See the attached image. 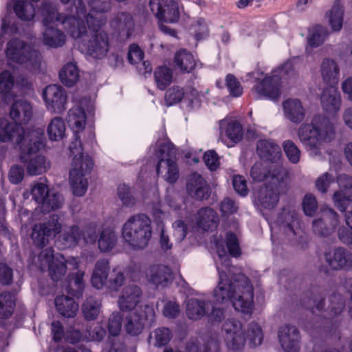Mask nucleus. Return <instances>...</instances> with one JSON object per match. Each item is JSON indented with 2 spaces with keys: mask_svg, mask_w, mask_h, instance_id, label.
Listing matches in <instances>:
<instances>
[{
  "mask_svg": "<svg viewBox=\"0 0 352 352\" xmlns=\"http://www.w3.org/2000/svg\"><path fill=\"white\" fill-rule=\"evenodd\" d=\"M214 245L219 259L216 261L219 274L217 287L213 292L217 303L231 302L234 308L243 314H251L254 309V289L248 277L236 274L237 269L230 265L228 252L232 256L241 254L236 236L226 234V241L216 239Z\"/></svg>",
  "mask_w": 352,
  "mask_h": 352,
  "instance_id": "nucleus-1",
  "label": "nucleus"
},
{
  "mask_svg": "<svg viewBox=\"0 0 352 352\" xmlns=\"http://www.w3.org/2000/svg\"><path fill=\"white\" fill-rule=\"evenodd\" d=\"M91 8L90 12L86 16L89 27V34L78 44V49L87 58L100 59L104 57L109 50V37L107 34L100 29L104 23L102 13L109 8V4L104 1L86 0Z\"/></svg>",
  "mask_w": 352,
  "mask_h": 352,
  "instance_id": "nucleus-2",
  "label": "nucleus"
},
{
  "mask_svg": "<svg viewBox=\"0 0 352 352\" xmlns=\"http://www.w3.org/2000/svg\"><path fill=\"white\" fill-rule=\"evenodd\" d=\"M43 130L40 128L25 129L16 122H10L6 118L0 119V142H12L22 152L21 160L27 162L25 154L36 153L45 145Z\"/></svg>",
  "mask_w": 352,
  "mask_h": 352,
  "instance_id": "nucleus-3",
  "label": "nucleus"
},
{
  "mask_svg": "<svg viewBox=\"0 0 352 352\" xmlns=\"http://www.w3.org/2000/svg\"><path fill=\"white\" fill-rule=\"evenodd\" d=\"M298 136L309 154L313 157H317L321 153L323 144L334 140L336 125L329 118L322 115H316L310 123H304L300 125Z\"/></svg>",
  "mask_w": 352,
  "mask_h": 352,
  "instance_id": "nucleus-4",
  "label": "nucleus"
},
{
  "mask_svg": "<svg viewBox=\"0 0 352 352\" xmlns=\"http://www.w3.org/2000/svg\"><path fill=\"white\" fill-rule=\"evenodd\" d=\"M152 233L151 220L142 213L131 216L122 227V237L134 249L147 247Z\"/></svg>",
  "mask_w": 352,
  "mask_h": 352,
  "instance_id": "nucleus-5",
  "label": "nucleus"
},
{
  "mask_svg": "<svg viewBox=\"0 0 352 352\" xmlns=\"http://www.w3.org/2000/svg\"><path fill=\"white\" fill-rule=\"evenodd\" d=\"M6 54L8 64L12 67H14V64H18L23 65L28 69L35 70L41 64V55L38 52L19 39L8 42Z\"/></svg>",
  "mask_w": 352,
  "mask_h": 352,
  "instance_id": "nucleus-6",
  "label": "nucleus"
},
{
  "mask_svg": "<svg viewBox=\"0 0 352 352\" xmlns=\"http://www.w3.org/2000/svg\"><path fill=\"white\" fill-rule=\"evenodd\" d=\"M292 71V64L290 62L285 63L257 83L252 89V93L258 99H277L281 94V79Z\"/></svg>",
  "mask_w": 352,
  "mask_h": 352,
  "instance_id": "nucleus-7",
  "label": "nucleus"
},
{
  "mask_svg": "<svg viewBox=\"0 0 352 352\" xmlns=\"http://www.w3.org/2000/svg\"><path fill=\"white\" fill-rule=\"evenodd\" d=\"M41 12L43 23L46 26L43 34V43L54 48L63 46L66 41L64 33L53 27H49L54 21H61L62 20L63 16L58 13L56 5L53 2H45Z\"/></svg>",
  "mask_w": 352,
  "mask_h": 352,
  "instance_id": "nucleus-8",
  "label": "nucleus"
},
{
  "mask_svg": "<svg viewBox=\"0 0 352 352\" xmlns=\"http://www.w3.org/2000/svg\"><path fill=\"white\" fill-rule=\"evenodd\" d=\"M41 265H48L49 274L54 281H58L63 279L67 272V265L72 269H76L79 266L78 258L72 257L66 260L62 254L54 255L52 249L43 250L39 256Z\"/></svg>",
  "mask_w": 352,
  "mask_h": 352,
  "instance_id": "nucleus-9",
  "label": "nucleus"
},
{
  "mask_svg": "<svg viewBox=\"0 0 352 352\" xmlns=\"http://www.w3.org/2000/svg\"><path fill=\"white\" fill-rule=\"evenodd\" d=\"M160 159L157 166V173L169 184L175 183L179 177V172L175 161L176 152L170 144H164L157 153Z\"/></svg>",
  "mask_w": 352,
  "mask_h": 352,
  "instance_id": "nucleus-10",
  "label": "nucleus"
},
{
  "mask_svg": "<svg viewBox=\"0 0 352 352\" xmlns=\"http://www.w3.org/2000/svg\"><path fill=\"white\" fill-rule=\"evenodd\" d=\"M30 196L36 203L41 204V209L44 212L60 208L63 203L61 195L54 191H50L47 185L42 182L34 183L30 191L23 193L24 199H28Z\"/></svg>",
  "mask_w": 352,
  "mask_h": 352,
  "instance_id": "nucleus-11",
  "label": "nucleus"
},
{
  "mask_svg": "<svg viewBox=\"0 0 352 352\" xmlns=\"http://www.w3.org/2000/svg\"><path fill=\"white\" fill-rule=\"evenodd\" d=\"M154 318L155 309L153 305L140 306L126 316L124 329L130 336H138L148 324L153 321Z\"/></svg>",
  "mask_w": 352,
  "mask_h": 352,
  "instance_id": "nucleus-12",
  "label": "nucleus"
},
{
  "mask_svg": "<svg viewBox=\"0 0 352 352\" xmlns=\"http://www.w3.org/2000/svg\"><path fill=\"white\" fill-rule=\"evenodd\" d=\"M78 4L79 7L77 8L78 17L72 16L63 19V16L61 23L64 25L65 30L76 42L78 46L79 43H81L84 38H86L89 34V27L85 20L81 18V15L85 16L86 12L85 5L82 0H78ZM87 21V20L85 19Z\"/></svg>",
  "mask_w": 352,
  "mask_h": 352,
  "instance_id": "nucleus-13",
  "label": "nucleus"
},
{
  "mask_svg": "<svg viewBox=\"0 0 352 352\" xmlns=\"http://www.w3.org/2000/svg\"><path fill=\"white\" fill-rule=\"evenodd\" d=\"M276 226L285 237L293 243H299L303 231L295 211L284 210L278 216Z\"/></svg>",
  "mask_w": 352,
  "mask_h": 352,
  "instance_id": "nucleus-14",
  "label": "nucleus"
},
{
  "mask_svg": "<svg viewBox=\"0 0 352 352\" xmlns=\"http://www.w3.org/2000/svg\"><path fill=\"white\" fill-rule=\"evenodd\" d=\"M69 150L73 155L69 173L89 176L92 170L94 163L91 158L83 153L81 142L77 140L72 142L69 146Z\"/></svg>",
  "mask_w": 352,
  "mask_h": 352,
  "instance_id": "nucleus-15",
  "label": "nucleus"
},
{
  "mask_svg": "<svg viewBox=\"0 0 352 352\" xmlns=\"http://www.w3.org/2000/svg\"><path fill=\"white\" fill-rule=\"evenodd\" d=\"M150 7L160 21L175 23L179 20L180 8L178 0H150Z\"/></svg>",
  "mask_w": 352,
  "mask_h": 352,
  "instance_id": "nucleus-16",
  "label": "nucleus"
},
{
  "mask_svg": "<svg viewBox=\"0 0 352 352\" xmlns=\"http://www.w3.org/2000/svg\"><path fill=\"white\" fill-rule=\"evenodd\" d=\"M42 96L49 111L61 113L67 109V94L60 86H47L43 91Z\"/></svg>",
  "mask_w": 352,
  "mask_h": 352,
  "instance_id": "nucleus-17",
  "label": "nucleus"
},
{
  "mask_svg": "<svg viewBox=\"0 0 352 352\" xmlns=\"http://www.w3.org/2000/svg\"><path fill=\"white\" fill-rule=\"evenodd\" d=\"M224 340L227 347L231 350H239L245 342V331L242 324L235 320L226 321L223 327Z\"/></svg>",
  "mask_w": 352,
  "mask_h": 352,
  "instance_id": "nucleus-18",
  "label": "nucleus"
},
{
  "mask_svg": "<svg viewBox=\"0 0 352 352\" xmlns=\"http://www.w3.org/2000/svg\"><path fill=\"white\" fill-rule=\"evenodd\" d=\"M219 129L221 139L228 147H232L241 141L243 135L241 124L233 117H226L221 120Z\"/></svg>",
  "mask_w": 352,
  "mask_h": 352,
  "instance_id": "nucleus-19",
  "label": "nucleus"
},
{
  "mask_svg": "<svg viewBox=\"0 0 352 352\" xmlns=\"http://www.w3.org/2000/svg\"><path fill=\"white\" fill-rule=\"evenodd\" d=\"M338 223V214L333 209L328 208L322 211L320 218L314 220L312 229L316 234L327 236L335 232Z\"/></svg>",
  "mask_w": 352,
  "mask_h": 352,
  "instance_id": "nucleus-20",
  "label": "nucleus"
},
{
  "mask_svg": "<svg viewBox=\"0 0 352 352\" xmlns=\"http://www.w3.org/2000/svg\"><path fill=\"white\" fill-rule=\"evenodd\" d=\"M339 190L333 195L334 206L340 210L344 211L352 202V177L346 175L338 177Z\"/></svg>",
  "mask_w": 352,
  "mask_h": 352,
  "instance_id": "nucleus-21",
  "label": "nucleus"
},
{
  "mask_svg": "<svg viewBox=\"0 0 352 352\" xmlns=\"http://www.w3.org/2000/svg\"><path fill=\"white\" fill-rule=\"evenodd\" d=\"M60 226L57 215H53L47 224L35 225L33 228L32 238L37 246H43L52 236L58 233Z\"/></svg>",
  "mask_w": 352,
  "mask_h": 352,
  "instance_id": "nucleus-22",
  "label": "nucleus"
},
{
  "mask_svg": "<svg viewBox=\"0 0 352 352\" xmlns=\"http://www.w3.org/2000/svg\"><path fill=\"white\" fill-rule=\"evenodd\" d=\"M282 182H274L272 186L261 188L256 194L255 203L261 209H272L278 201V187Z\"/></svg>",
  "mask_w": 352,
  "mask_h": 352,
  "instance_id": "nucleus-23",
  "label": "nucleus"
},
{
  "mask_svg": "<svg viewBox=\"0 0 352 352\" xmlns=\"http://www.w3.org/2000/svg\"><path fill=\"white\" fill-rule=\"evenodd\" d=\"M325 261L333 270H342L352 266V254L342 248L329 249L324 254Z\"/></svg>",
  "mask_w": 352,
  "mask_h": 352,
  "instance_id": "nucleus-24",
  "label": "nucleus"
},
{
  "mask_svg": "<svg viewBox=\"0 0 352 352\" xmlns=\"http://www.w3.org/2000/svg\"><path fill=\"white\" fill-rule=\"evenodd\" d=\"M278 340L285 352H298L299 333L294 326L285 324L278 330Z\"/></svg>",
  "mask_w": 352,
  "mask_h": 352,
  "instance_id": "nucleus-25",
  "label": "nucleus"
},
{
  "mask_svg": "<svg viewBox=\"0 0 352 352\" xmlns=\"http://www.w3.org/2000/svg\"><path fill=\"white\" fill-rule=\"evenodd\" d=\"M320 104L326 113H337L342 104L341 96L338 89L334 86L324 89L320 95Z\"/></svg>",
  "mask_w": 352,
  "mask_h": 352,
  "instance_id": "nucleus-26",
  "label": "nucleus"
},
{
  "mask_svg": "<svg viewBox=\"0 0 352 352\" xmlns=\"http://www.w3.org/2000/svg\"><path fill=\"white\" fill-rule=\"evenodd\" d=\"M140 289L134 285H129L125 287L118 300L119 308L122 311H129L133 309L140 302L141 297Z\"/></svg>",
  "mask_w": 352,
  "mask_h": 352,
  "instance_id": "nucleus-27",
  "label": "nucleus"
},
{
  "mask_svg": "<svg viewBox=\"0 0 352 352\" xmlns=\"http://www.w3.org/2000/svg\"><path fill=\"white\" fill-rule=\"evenodd\" d=\"M284 116L293 123L298 124L305 118L306 110L301 101L297 98H289L283 102Z\"/></svg>",
  "mask_w": 352,
  "mask_h": 352,
  "instance_id": "nucleus-28",
  "label": "nucleus"
},
{
  "mask_svg": "<svg viewBox=\"0 0 352 352\" xmlns=\"http://www.w3.org/2000/svg\"><path fill=\"white\" fill-rule=\"evenodd\" d=\"M267 170L261 162H257L254 164L251 169V176L254 181L261 182L263 179H270L271 182H283L286 177V172L282 167H276L272 172Z\"/></svg>",
  "mask_w": 352,
  "mask_h": 352,
  "instance_id": "nucleus-29",
  "label": "nucleus"
},
{
  "mask_svg": "<svg viewBox=\"0 0 352 352\" xmlns=\"http://www.w3.org/2000/svg\"><path fill=\"white\" fill-rule=\"evenodd\" d=\"M256 152L265 161L276 162L282 156L280 146L272 140H261L257 142Z\"/></svg>",
  "mask_w": 352,
  "mask_h": 352,
  "instance_id": "nucleus-30",
  "label": "nucleus"
},
{
  "mask_svg": "<svg viewBox=\"0 0 352 352\" xmlns=\"http://www.w3.org/2000/svg\"><path fill=\"white\" fill-rule=\"evenodd\" d=\"M32 107L26 100L15 101L10 110V117L19 126L28 123L32 117Z\"/></svg>",
  "mask_w": 352,
  "mask_h": 352,
  "instance_id": "nucleus-31",
  "label": "nucleus"
},
{
  "mask_svg": "<svg viewBox=\"0 0 352 352\" xmlns=\"http://www.w3.org/2000/svg\"><path fill=\"white\" fill-rule=\"evenodd\" d=\"M109 270L110 265L108 260L98 261L95 264L91 277L92 286L98 289L103 288L108 282Z\"/></svg>",
  "mask_w": 352,
  "mask_h": 352,
  "instance_id": "nucleus-32",
  "label": "nucleus"
},
{
  "mask_svg": "<svg viewBox=\"0 0 352 352\" xmlns=\"http://www.w3.org/2000/svg\"><path fill=\"white\" fill-rule=\"evenodd\" d=\"M67 121L74 133V141H80L78 134L84 130L86 124V114L82 107L76 106L69 109Z\"/></svg>",
  "mask_w": 352,
  "mask_h": 352,
  "instance_id": "nucleus-33",
  "label": "nucleus"
},
{
  "mask_svg": "<svg viewBox=\"0 0 352 352\" xmlns=\"http://www.w3.org/2000/svg\"><path fill=\"white\" fill-rule=\"evenodd\" d=\"M344 7L340 0H335L331 8L327 11L325 19L333 32L341 30L343 25Z\"/></svg>",
  "mask_w": 352,
  "mask_h": 352,
  "instance_id": "nucleus-34",
  "label": "nucleus"
},
{
  "mask_svg": "<svg viewBox=\"0 0 352 352\" xmlns=\"http://www.w3.org/2000/svg\"><path fill=\"white\" fill-rule=\"evenodd\" d=\"M189 195L197 199H206L209 196V189L206 181L199 174H192L187 185Z\"/></svg>",
  "mask_w": 352,
  "mask_h": 352,
  "instance_id": "nucleus-35",
  "label": "nucleus"
},
{
  "mask_svg": "<svg viewBox=\"0 0 352 352\" xmlns=\"http://www.w3.org/2000/svg\"><path fill=\"white\" fill-rule=\"evenodd\" d=\"M80 243V230L76 226H70L58 236L56 241V245L59 249L72 248Z\"/></svg>",
  "mask_w": 352,
  "mask_h": 352,
  "instance_id": "nucleus-36",
  "label": "nucleus"
},
{
  "mask_svg": "<svg viewBox=\"0 0 352 352\" xmlns=\"http://www.w3.org/2000/svg\"><path fill=\"white\" fill-rule=\"evenodd\" d=\"M328 36L327 28L321 25L314 26L309 32L307 36V44L306 46V52L311 54L314 48L318 47L324 43Z\"/></svg>",
  "mask_w": 352,
  "mask_h": 352,
  "instance_id": "nucleus-37",
  "label": "nucleus"
},
{
  "mask_svg": "<svg viewBox=\"0 0 352 352\" xmlns=\"http://www.w3.org/2000/svg\"><path fill=\"white\" fill-rule=\"evenodd\" d=\"M196 223L199 228L204 230L214 229L217 226L218 216L212 208H202L197 214Z\"/></svg>",
  "mask_w": 352,
  "mask_h": 352,
  "instance_id": "nucleus-38",
  "label": "nucleus"
},
{
  "mask_svg": "<svg viewBox=\"0 0 352 352\" xmlns=\"http://www.w3.org/2000/svg\"><path fill=\"white\" fill-rule=\"evenodd\" d=\"M174 63L181 72L189 73L195 68L197 61L192 53L181 50L175 54Z\"/></svg>",
  "mask_w": 352,
  "mask_h": 352,
  "instance_id": "nucleus-39",
  "label": "nucleus"
},
{
  "mask_svg": "<svg viewBox=\"0 0 352 352\" xmlns=\"http://www.w3.org/2000/svg\"><path fill=\"white\" fill-rule=\"evenodd\" d=\"M320 74L325 82L336 84L339 80L340 69L334 60L325 58L320 65Z\"/></svg>",
  "mask_w": 352,
  "mask_h": 352,
  "instance_id": "nucleus-40",
  "label": "nucleus"
},
{
  "mask_svg": "<svg viewBox=\"0 0 352 352\" xmlns=\"http://www.w3.org/2000/svg\"><path fill=\"white\" fill-rule=\"evenodd\" d=\"M170 273V269L165 265H152L146 271V278L156 286L163 285L168 280Z\"/></svg>",
  "mask_w": 352,
  "mask_h": 352,
  "instance_id": "nucleus-41",
  "label": "nucleus"
},
{
  "mask_svg": "<svg viewBox=\"0 0 352 352\" xmlns=\"http://www.w3.org/2000/svg\"><path fill=\"white\" fill-rule=\"evenodd\" d=\"M58 311L67 318L74 317L78 311V305L74 300L68 296H58L55 300Z\"/></svg>",
  "mask_w": 352,
  "mask_h": 352,
  "instance_id": "nucleus-42",
  "label": "nucleus"
},
{
  "mask_svg": "<svg viewBox=\"0 0 352 352\" xmlns=\"http://www.w3.org/2000/svg\"><path fill=\"white\" fill-rule=\"evenodd\" d=\"M66 126L63 118L55 117L51 120L47 127V134L51 141L58 142L65 137Z\"/></svg>",
  "mask_w": 352,
  "mask_h": 352,
  "instance_id": "nucleus-43",
  "label": "nucleus"
},
{
  "mask_svg": "<svg viewBox=\"0 0 352 352\" xmlns=\"http://www.w3.org/2000/svg\"><path fill=\"white\" fill-rule=\"evenodd\" d=\"M12 3L16 16L23 21H31L35 16L33 5L25 0H10L8 6Z\"/></svg>",
  "mask_w": 352,
  "mask_h": 352,
  "instance_id": "nucleus-44",
  "label": "nucleus"
},
{
  "mask_svg": "<svg viewBox=\"0 0 352 352\" xmlns=\"http://www.w3.org/2000/svg\"><path fill=\"white\" fill-rule=\"evenodd\" d=\"M59 78L61 82L67 87H72L76 84L80 78L76 65L74 63L65 65L60 71Z\"/></svg>",
  "mask_w": 352,
  "mask_h": 352,
  "instance_id": "nucleus-45",
  "label": "nucleus"
},
{
  "mask_svg": "<svg viewBox=\"0 0 352 352\" xmlns=\"http://www.w3.org/2000/svg\"><path fill=\"white\" fill-rule=\"evenodd\" d=\"M117 243V236L113 229L106 228L99 233L98 239V246L102 252H109L116 245Z\"/></svg>",
  "mask_w": 352,
  "mask_h": 352,
  "instance_id": "nucleus-46",
  "label": "nucleus"
},
{
  "mask_svg": "<svg viewBox=\"0 0 352 352\" xmlns=\"http://www.w3.org/2000/svg\"><path fill=\"white\" fill-rule=\"evenodd\" d=\"M50 167V162L43 155H36L29 160L26 168L30 175H38L45 173Z\"/></svg>",
  "mask_w": 352,
  "mask_h": 352,
  "instance_id": "nucleus-47",
  "label": "nucleus"
},
{
  "mask_svg": "<svg viewBox=\"0 0 352 352\" xmlns=\"http://www.w3.org/2000/svg\"><path fill=\"white\" fill-rule=\"evenodd\" d=\"M101 311V302L94 297L87 298L82 306V312L87 320H96Z\"/></svg>",
  "mask_w": 352,
  "mask_h": 352,
  "instance_id": "nucleus-48",
  "label": "nucleus"
},
{
  "mask_svg": "<svg viewBox=\"0 0 352 352\" xmlns=\"http://www.w3.org/2000/svg\"><path fill=\"white\" fill-rule=\"evenodd\" d=\"M69 181L75 196L81 197L86 193L89 185L88 176L69 173Z\"/></svg>",
  "mask_w": 352,
  "mask_h": 352,
  "instance_id": "nucleus-49",
  "label": "nucleus"
},
{
  "mask_svg": "<svg viewBox=\"0 0 352 352\" xmlns=\"http://www.w3.org/2000/svg\"><path fill=\"white\" fill-rule=\"evenodd\" d=\"M186 312L190 319L199 320L206 314V303L197 299H190L186 303Z\"/></svg>",
  "mask_w": 352,
  "mask_h": 352,
  "instance_id": "nucleus-50",
  "label": "nucleus"
},
{
  "mask_svg": "<svg viewBox=\"0 0 352 352\" xmlns=\"http://www.w3.org/2000/svg\"><path fill=\"white\" fill-rule=\"evenodd\" d=\"M15 306L14 296L10 293L0 294V320L9 318L13 313Z\"/></svg>",
  "mask_w": 352,
  "mask_h": 352,
  "instance_id": "nucleus-51",
  "label": "nucleus"
},
{
  "mask_svg": "<svg viewBox=\"0 0 352 352\" xmlns=\"http://www.w3.org/2000/svg\"><path fill=\"white\" fill-rule=\"evenodd\" d=\"M155 80L159 89L163 90L173 81V72L166 67H159L154 73Z\"/></svg>",
  "mask_w": 352,
  "mask_h": 352,
  "instance_id": "nucleus-52",
  "label": "nucleus"
},
{
  "mask_svg": "<svg viewBox=\"0 0 352 352\" xmlns=\"http://www.w3.org/2000/svg\"><path fill=\"white\" fill-rule=\"evenodd\" d=\"M195 226L194 223L188 220H177L173 223V235L178 242H181L186 237L188 232Z\"/></svg>",
  "mask_w": 352,
  "mask_h": 352,
  "instance_id": "nucleus-53",
  "label": "nucleus"
},
{
  "mask_svg": "<svg viewBox=\"0 0 352 352\" xmlns=\"http://www.w3.org/2000/svg\"><path fill=\"white\" fill-rule=\"evenodd\" d=\"M155 346H161L166 344L170 339V332L168 329L159 328L155 329L150 336Z\"/></svg>",
  "mask_w": 352,
  "mask_h": 352,
  "instance_id": "nucleus-54",
  "label": "nucleus"
},
{
  "mask_svg": "<svg viewBox=\"0 0 352 352\" xmlns=\"http://www.w3.org/2000/svg\"><path fill=\"white\" fill-rule=\"evenodd\" d=\"M283 151L287 159L293 164H296L300 158V151L292 140H285L283 143Z\"/></svg>",
  "mask_w": 352,
  "mask_h": 352,
  "instance_id": "nucleus-55",
  "label": "nucleus"
},
{
  "mask_svg": "<svg viewBox=\"0 0 352 352\" xmlns=\"http://www.w3.org/2000/svg\"><path fill=\"white\" fill-rule=\"evenodd\" d=\"M118 197L126 207H132L135 203V197L131 195L129 188L125 185H120L118 188Z\"/></svg>",
  "mask_w": 352,
  "mask_h": 352,
  "instance_id": "nucleus-56",
  "label": "nucleus"
},
{
  "mask_svg": "<svg viewBox=\"0 0 352 352\" xmlns=\"http://www.w3.org/2000/svg\"><path fill=\"white\" fill-rule=\"evenodd\" d=\"M248 338L251 344L254 346L261 344L263 336L261 328L258 324L252 323L249 325Z\"/></svg>",
  "mask_w": 352,
  "mask_h": 352,
  "instance_id": "nucleus-57",
  "label": "nucleus"
},
{
  "mask_svg": "<svg viewBox=\"0 0 352 352\" xmlns=\"http://www.w3.org/2000/svg\"><path fill=\"white\" fill-rule=\"evenodd\" d=\"M184 97V89L174 86L167 91L165 96V101L167 105L171 106L180 102Z\"/></svg>",
  "mask_w": 352,
  "mask_h": 352,
  "instance_id": "nucleus-58",
  "label": "nucleus"
},
{
  "mask_svg": "<svg viewBox=\"0 0 352 352\" xmlns=\"http://www.w3.org/2000/svg\"><path fill=\"white\" fill-rule=\"evenodd\" d=\"M122 316L119 312H113L109 318L108 329L110 335L118 336L122 328Z\"/></svg>",
  "mask_w": 352,
  "mask_h": 352,
  "instance_id": "nucleus-59",
  "label": "nucleus"
},
{
  "mask_svg": "<svg viewBox=\"0 0 352 352\" xmlns=\"http://www.w3.org/2000/svg\"><path fill=\"white\" fill-rule=\"evenodd\" d=\"M14 79L12 74L5 70L0 74V93L8 94L14 87Z\"/></svg>",
  "mask_w": 352,
  "mask_h": 352,
  "instance_id": "nucleus-60",
  "label": "nucleus"
},
{
  "mask_svg": "<svg viewBox=\"0 0 352 352\" xmlns=\"http://www.w3.org/2000/svg\"><path fill=\"white\" fill-rule=\"evenodd\" d=\"M334 182V176L327 172L321 175L316 181V187L322 193L327 192L331 184Z\"/></svg>",
  "mask_w": 352,
  "mask_h": 352,
  "instance_id": "nucleus-61",
  "label": "nucleus"
},
{
  "mask_svg": "<svg viewBox=\"0 0 352 352\" xmlns=\"http://www.w3.org/2000/svg\"><path fill=\"white\" fill-rule=\"evenodd\" d=\"M302 208L307 216L312 217L318 208V203L315 196L311 194L306 195L302 201Z\"/></svg>",
  "mask_w": 352,
  "mask_h": 352,
  "instance_id": "nucleus-62",
  "label": "nucleus"
},
{
  "mask_svg": "<svg viewBox=\"0 0 352 352\" xmlns=\"http://www.w3.org/2000/svg\"><path fill=\"white\" fill-rule=\"evenodd\" d=\"M226 81L230 95L234 97H239L242 95L243 87L234 76L231 74L227 75Z\"/></svg>",
  "mask_w": 352,
  "mask_h": 352,
  "instance_id": "nucleus-63",
  "label": "nucleus"
},
{
  "mask_svg": "<svg viewBox=\"0 0 352 352\" xmlns=\"http://www.w3.org/2000/svg\"><path fill=\"white\" fill-rule=\"evenodd\" d=\"M124 281L125 278L123 272L118 268H114L109 280V287L117 290L124 284Z\"/></svg>",
  "mask_w": 352,
  "mask_h": 352,
  "instance_id": "nucleus-64",
  "label": "nucleus"
}]
</instances>
